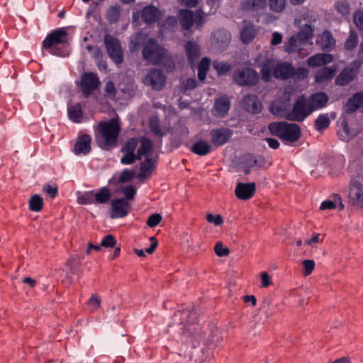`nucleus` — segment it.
Masks as SVG:
<instances>
[{"label":"nucleus","instance_id":"23","mask_svg":"<svg viewBox=\"0 0 363 363\" xmlns=\"http://www.w3.org/2000/svg\"><path fill=\"white\" fill-rule=\"evenodd\" d=\"M333 55L329 53H317L308 58L307 65L310 67L325 66L333 61Z\"/></svg>","mask_w":363,"mask_h":363},{"label":"nucleus","instance_id":"2","mask_svg":"<svg viewBox=\"0 0 363 363\" xmlns=\"http://www.w3.org/2000/svg\"><path fill=\"white\" fill-rule=\"evenodd\" d=\"M121 129L118 118H113L108 121H101L94 126V136L99 147L104 150L116 147Z\"/></svg>","mask_w":363,"mask_h":363},{"label":"nucleus","instance_id":"27","mask_svg":"<svg viewBox=\"0 0 363 363\" xmlns=\"http://www.w3.org/2000/svg\"><path fill=\"white\" fill-rule=\"evenodd\" d=\"M363 104V91L353 94L345 104V113H352L356 111Z\"/></svg>","mask_w":363,"mask_h":363},{"label":"nucleus","instance_id":"35","mask_svg":"<svg viewBox=\"0 0 363 363\" xmlns=\"http://www.w3.org/2000/svg\"><path fill=\"white\" fill-rule=\"evenodd\" d=\"M69 118L74 123H81L83 116V112L81 104L77 103L76 104L69 106L67 108Z\"/></svg>","mask_w":363,"mask_h":363},{"label":"nucleus","instance_id":"45","mask_svg":"<svg viewBox=\"0 0 363 363\" xmlns=\"http://www.w3.org/2000/svg\"><path fill=\"white\" fill-rule=\"evenodd\" d=\"M335 9L342 16L347 17L350 12V6L346 0H338L335 4Z\"/></svg>","mask_w":363,"mask_h":363},{"label":"nucleus","instance_id":"39","mask_svg":"<svg viewBox=\"0 0 363 363\" xmlns=\"http://www.w3.org/2000/svg\"><path fill=\"white\" fill-rule=\"evenodd\" d=\"M339 208V209L342 210L344 208V205L341 200V196L340 195H335V201H324L322 202L320 209V210H326V209H334L336 207Z\"/></svg>","mask_w":363,"mask_h":363},{"label":"nucleus","instance_id":"42","mask_svg":"<svg viewBox=\"0 0 363 363\" xmlns=\"http://www.w3.org/2000/svg\"><path fill=\"white\" fill-rule=\"evenodd\" d=\"M211 60L208 57H203L198 66V77L200 81H203L206 77L207 72L210 67Z\"/></svg>","mask_w":363,"mask_h":363},{"label":"nucleus","instance_id":"1","mask_svg":"<svg viewBox=\"0 0 363 363\" xmlns=\"http://www.w3.org/2000/svg\"><path fill=\"white\" fill-rule=\"evenodd\" d=\"M142 55L144 60L152 65L164 67L167 72H172L174 68V62L169 50L154 38H149L144 43Z\"/></svg>","mask_w":363,"mask_h":363},{"label":"nucleus","instance_id":"18","mask_svg":"<svg viewBox=\"0 0 363 363\" xmlns=\"http://www.w3.org/2000/svg\"><path fill=\"white\" fill-rule=\"evenodd\" d=\"M230 108V100L227 95H223L215 100L212 113L216 117L223 118L227 115Z\"/></svg>","mask_w":363,"mask_h":363},{"label":"nucleus","instance_id":"11","mask_svg":"<svg viewBox=\"0 0 363 363\" xmlns=\"http://www.w3.org/2000/svg\"><path fill=\"white\" fill-rule=\"evenodd\" d=\"M143 82L145 85L159 91L164 87L166 83V77L162 70L153 68L148 72Z\"/></svg>","mask_w":363,"mask_h":363},{"label":"nucleus","instance_id":"53","mask_svg":"<svg viewBox=\"0 0 363 363\" xmlns=\"http://www.w3.org/2000/svg\"><path fill=\"white\" fill-rule=\"evenodd\" d=\"M140 138H131L128 139L124 145L121 147V151H128L135 152V149L138 146Z\"/></svg>","mask_w":363,"mask_h":363},{"label":"nucleus","instance_id":"30","mask_svg":"<svg viewBox=\"0 0 363 363\" xmlns=\"http://www.w3.org/2000/svg\"><path fill=\"white\" fill-rule=\"evenodd\" d=\"M335 40L329 30H324L320 38V46L323 51H331L335 46Z\"/></svg>","mask_w":363,"mask_h":363},{"label":"nucleus","instance_id":"55","mask_svg":"<svg viewBox=\"0 0 363 363\" xmlns=\"http://www.w3.org/2000/svg\"><path fill=\"white\" fill-rule=\"evenodd\" d=\"M78 256H71L67 260V266L69 267L70 272L73 273L77 272L80 266V259Z\"/></svg>","mask_w":363,"mask_h":363},{"label":"nucleus","instance_id":"7","mask_svg":"<svg viewBox=\"0 0 363 363\" xmlns=\"http://www.w3.org/2000/svg\"><path fill=\"white\" fill-rule=\"evenodd\" d=\"M235 82L242 86H253L259 81V74L256 70L250 67L238 69L233 76Z\"/></svg>","mask_w":363,"mask_h":363},{"label":"nucleus","instance_id":"25","mask_svg":"<svg viewBox=\"0 0 363 363\" xmlns=\"http://www.w3.org/2000/svg\"><path fill=\"white\" fill-rule=\"evenodd\" d=\"M356 76V69L351 67H346L337 76L335 83L338 86H345L354 80Z\"/></svg>","mask_w":363,"mask_h":363},{"label":"nucleus","instance_id":"4","mask_svg":"<svg viewBox=\"0 0 363 363\" xmlns=\"http://www.w3.org/2000/svg\"><path fill=\"white\" fill-rule=\"evenodd\" d=\"M270 133L279 137L284 143L296 142L301 136V128L296 123L273 122L269 124Z\"/></svg>","mask_w":363,"mask_h":363},{"label":"nucleus","instance_id":"43","mask_svg":"<svg viewBox=\"0 0 363 363\" xmlns=\"http://www.w3.org/2000/svg\"><path fill=\"white\" fill-rule=\"evenodd\" d=\"M179 313L182 319H185V320H182L181 323H184V327H186V325L194 324L197 321V315L194 310H184L181 313L179 312Z\"/></svg>","mask_w":363,"mask_h":363},{"label":"nucleus","instance_id":"46","mask_svg":"<svg viewBox=\"0 0 363 363\" xmlns=\"http://www.w3.org/2000/svg\"><path fill=\"white\" fill-rule=\"evenodd\" d=\"M43 206V201L40 196L35 194L32 196L29 201V209L31 211L39 212Z\"/></svg>","mask_w":363,"mask_h":363},{"label":"nucleus","instance_id":"38","mask_svg":"<svg viewBox=\"0 0 363 363\" xmlns=\"http://www.w3.org/2000/svg\"><path fill=\"white\" fill-rule=\"evenodd\" d=\"M342 129L338 131L340 138L343 141H348L357 135L355 130H351L349 128L347 121L344 120L342 123Z\"/></svg>","mask_w":363,"mask_h":363},{"label":"nucleus","instance_id":"61","mask_svg":"<svg viewBox=\"0 0 363 363\" xmlns=\"http://www.w3.org/2000/svg\"><path fill=\"white\" fill-rule=\"evenodd\" d=\"M205 16V13L201 9L197 10L195 14L194 13V23H196L197 28L201 27L203 25Z\"/></svg>","mask_w":363,"mask_h":363},{"label":"nucleus","instance_id":"26","mask_svg":"<svg viewBox=\"0 0 363 363\" xmlns=\"http://www.w3.org/2000/svg\"><path fill=\"white\" fill-rule=\"evenodd\" d=\"M91 138L89 135L84 134L82 136H80L74 147V152L75 155H86L88 154L91 150Z\"/></svg>","mask_w":363,"mask_h":363},{"label":"nucleus","instance_id":"63","mask_svg":"<svg viewBox=\"0 0 363 363\" xmlns=\"http://www.w3.org/2000/svg\"><path fill=\"white\" fill-rule=\"evenodd\" d=\"M214 251L218 257L228 256L230 253V250L228 247H223L221 242H218L214 247Z\"/></svg>","mask_w":363,"mask_h":363},{"label":"nucleus","instance_id":"59","mask_svg":"<svg viewBox=\"0 0 363 363\" xmlns=\"http://www.w3.org/2000/svg\"><path fill=\"white\" fill-rule=\"evenodd\" d=\"M105 96L113 99L116 96V90L114 83L112 81H108L105 85Z\"/></svg>","mask_w":363,"mask_h":363},{"label":"nucleus","instance_id":"24","mask_svg":"<svg viewBox=\"0 0 363 363\" xmlns=\"http://www.w3.org/2000/svg\"><path fill=\"white\" fill-rule=\"evenodd\" d=\"M178 19L184 35L194 25V12L188 9H180L178 13Z\"/></svg>","mask_w":363,"mask_h":363},{"label":"nucleus","instance_id":"6","mask_svg":"<svg viewBox=\"0 0 363 363\" xmlns=\"http://www.w3.org/2000/svg\"><path fill=\"white\" fill-rule=\"evenodd\" d=\"M307 98L303 95L299 96L294 102L291 111L286 115L289 121L303 122L311 113L308 105Z\"/></svg>","mask_w":363,"mask_h":363},{"label":"nucleus","instance_id":"22","mask_svg":"<svg viewBox=\"0 0 363 363\" xmlns=\"http://www.w3.org/2000/svg\"><path fill=\"white\" fill-rule=\"evenodd\" d=\"M336 69L337 67L335 65L331 67L324 66L315 72L314 76L315 82L321 84L332 80L335 75Z\"/></svg>","mask_w":363,"mask_h":363},{"label":"nucleus","instance_id":"50","mask_svg":"<svg viewBox=\"0 0 363 363\" xmlns=\"http://www.w3.org/2000/svg\"><path fill=\"white\" fill-rule=\"evenodd\" d=\"M246 163L250 167H264L266 164V160L264 157L262 155H257L255 157L251 155L247 159Z\"/></svg>","mask_w":363,"mask_h":363},{"label":"nucleus","instance_id":"19","mask_svg":"<svg viewBox=\"0 0 363 363\" xmlns=\"http://www.w3.org/2000/svg\"><path fill=\"white\" fill-rule=\"evenodd\" d=\"M243 108L251 113L258 114L262 111V103L257 96L253 94L245 95L242 100Z\"/></svg>","mask_w":363,"mask_h":363},{"label":"nucleus","instance_id":"29","mask_svg":"<svg viewBox=\"0 0 363 363\" xmlns=\"http://www.w3.org/2000/svg\"><path fill=\"white\" fill-rule=\"evenodd\" d=\"M185 50L190 64L194 65L200 56V49L198 44L193 41H188L185 45Z\"/></svg>","mask_w":363,"mask_h":363},{"label":"nucleus","instance_id":"16","mask_svg":"<svg viewBox=\"0 0 363 363\" xmlns=\"http://www.w3.org/2000/svg\"><path fill=\"white\" fill-rule=\"evenodd\" d=\"M307 101L311 111L310 112L313 113L314 111L322 109L327 106L328 96L324 92L318 91L312 94L307 98Z\"/></svg>","mask_w":363,"mask_h":363},{"label":"nucleus","instance_id":"64","mask_svg":"<svg viewBox=\"0 0 363 363\" xmlns=\"http://www.w3.org/2000/svg\"><path fill=\"white\" fill-rule=\"evenodd\" d=\"M303 274L308 276L311 274L315 267V262L312 259H305L303 262Z\"/></svg>","mask_w":363,"mask_h":363},{"label":"nucleus","instance_id":"15","mask_svg":"<svg viewBox=\"0 0 363 363\" xmlns=\"http://www.w3.org/2000/svg\"><path fill=\"white\" fill-rule=\"evenodd\" d=\"M348 197L353 206L358 208L363 206V185L361 182H351Z\"/></svg>","mask_w":363,"mask_h":363},{"label":"nucleus","instance_id":"31","mask_svg":"<svg viewBox=\"0 0 363 363\" xmlns=\"http://www.w3.org/2000/svg\"><path fill=\"white\" fill-rule=\"evenodd\" d=\"M267 5V0H243L241 8L247 11H259L264 9Z\"/></svg>","mask_w":363,"mask_h":363},{"label":"nucleus","instance_id":"8","mask_svg":"<svg viewBox=\"0 0 363 363\" xmlns=\"http://www.w3.org/2000/svg\"><path fill=\"white\" fill-rule=\"evenodd\" d=\"M168 132L174 137L172 143L176 147H179L187 139L189 134L186 121L183 118H180L175 121L169 128Z\"/></svg>","mask_w":363,"mask_h":363},{"label":"nucleus","instance_id":"48","mask_svg":"<svg viewBox=\"0 0 363 363\" xmlns=\"http://www.w3.org/2000/svg\"><path fill=\"white\" fill-rule=\"evenodd\" d=\"M358 43V35L354 30H350L348 38H347L344 48L347 50H352Z\"/></svg>","mask_w":363,"mask_h":363},{"label":"nucleus","instance_id":"40","mask_svg":"<svg viewBox=\"0 0 363 363\" xmlns=\"http://www.w3.org/2000/svg\"><path fill=\"white\" fill-rule=\"evenodd\" d=\"M256 30L253 26H247L243 28L240 32L241 40L243 43H248L255 37Z\"/></svg>","mask_w":363,"mask_h":363},{"label":"nucleus","instance_id":"28","mask_svg":"<svg viewBox=\"0 0 363 363\" xmlns=\"http://www.w3.org/2000/svg\"><path fill=\"white\" fill-rule=\"evenodd\" d=\"M155 168L154 161L150 157H147L140 163V172L137 176L138 179L143 181L150 177Z\"/></svg>","mask_w":363,"mask_h":363},{"label":"nucleus","instance_id":"17","mask_svg":"<svg viewBox=\"0 0 363 363\" xmlns=\"http://www.w3.org/2000/svg\"><path fill=\"white\" fill-rule=\"evenodd\" d=\"M295 76V67L291 62H282L276 64L274 77L277 79L286 80Z\"/></svg>","mask_w":363,"mask_h":363},{"label":"nucleus","instance_id":"14","mask_svg":"<svg viewBox=\"0 0 363 363\" xmlns=\"http://www.w3.org/2000/svg\"><path fill=\"white\" fill-rule=\"evenodd\" d=\"M231 40L230 33L225 29H218L211 34V43L219 52L223 51Z\"/></svg>","mask_w":363,"mask_h":363},{"label":"nucleus","instance_id":"36","mask_svg":"<svg viewBox=\"0 0 363 363\" xmlns=\"http://www.w3.org/2000/svg\"><path fill=\"white\" fill-rule=\"evenodd\" d=\"M111 197V194L106 186L101 187L97 192L94 191L95 203H106Z\"/></svg>","mask_w":363,"mask_h":363},{"label":"nucleus","instance_id":"54","mask_svg":"<svg viewBox=\"0 0 363 363\" xmlns=\"http://www.w3.org/2000/svg\"><path fill=\"white\" fill-rule=\"evenodd\" d=\"M286 0H269V8L274 12L279 13L284 11Z\"/></svg>","mask_w":363,"mask_h":363},{"label":"nucleus","instance_id":"20","mask_svg":"<svg viewBox=\"0 0 363 363\" xmlns=\"http://www.w3.org/2000/svg\"><path fill=\"white\" fill-rule=\"evenodd\" d=\"M255 192V184L252 183H242L237 184L235 194L238 199L241 200H248L251 199Z\"/></svg>","mask_w":363,"mask_h":363},{"label":"nucleus","instance_id":"13","mask_svg":"<svg viewBox=\"0 0 363 363\" xmlns=\"http://www.w3.org/2000/svg\"><path fill=\"white\" fill-rule=\"evenodd\" d=\"M211 141L216 147H220L228 143L233 135V130L220 127L210 131Z\"/></svg>","mask_w":363,"mask_h":363},{"label":"nucleus","instance_id":"34","mask_svg":"<svg viewBox=\"0 0 363 363\" xmlns=\"http://www.w3.org/2000/svg\"><path fill=\"white\" fill-rule=\"evenodd\" d=\"M191 150L198 155L204 156L211 152V147L208 142L200 140L193 145Z\"/></svg>","mask_w":363,"mask_h":363},{"label":"nucleus","instance_id":"49","mask_svg":"<svg viewBox=\"0 0 363 363\" xmlns=\"http://www.w3.org/2000/svg\"><path fill=\"white\" fill-rule=\"evenodd\" d=\"M212 65L218 75L225 74L231 69V65L226 62L214 61Z\"/></svg>","mask_w":363,"mask_h":363},{"label":"nucleus","instance_id":"5","mask_svg":"<svg viewBox=\"0 0 363 363\" xmlns=\"http://www.w3.org/2000/svg\"><path fill=\"white\" fill-rule=\"evenodd\" d=\"M313 37V29L311 26L301 33L292 35L284 44V50L288 53L298 52L301 54L302 47L306 45Z\"/></svg>","mask_w":363,"mask_h":363},{"label":"nucleus","instance_id":"21","mask_svg":"<svg viewBox=\"0 0 363 363\" xmlns=\"http://www.w3.org/2000/svg\"><path fill=\"white\" fill-rule=\"evenodd\" d=\"M141 17L146 24H152L160 21L161 13L157 7L149 5L142 9Z\"/></svg>","mask_w":363,"mask_h":363},{"label":"nucleus","instance_id":"51","mask_svg":"<svg viewBox=\"0 0 363 363\" xmlns=\"http://www.w3.org/2000/svg\"><path fill=\"white\" fill-rule=\"evenodd\" d=\"M150 240L151 241V245L150 247L146 248L145 251L143 250L138 249L134 250L135 252L137 254L138 256L143 257L145 256V252H147V254H152L155 252L158 245V242L156 238L154 236L150 237Z\"/></svg>","mask_w":363,"mask_h":363},{"label":"nucleus","instance_id":"37","mask_svg":"<svg viewBox=\"0 0 363 363\" xmlns=\"http://www.w3.org/2000/svg\"><path fill=\"white\" fill-rule=\"evenodd\" d=\"M330 124L328 115L327 113L320 114L315 121V128L318 132L321 133L328 128Z\"/></svg>","mask_w":363,"mask_h":363},{"label":"nucleus","instance_id":"57","mask_svg":"<svg viewBox=\"0 0 363 363\" xmlns=\"http://www.w3.org/2000/svg\"><path fill=\"white\" fill-rule=\"evenodd\" d=\"M353 21L357 28L363 30V10L358 9L354 12Z\"/></svg>","mask_w":363,"mask_h":363},{"label":"nucleus","instance_id":"52","mask_svg":"<svg viewBox=\"0 0 363 363\" xmlns=\"http://www.w3.org/2000/svg\"><path fill=\"white\" fill-rule=\"evenodd\" d=\"M124 152V155L121 159V163L122 164L128 165L131 164L135 162L136 160H140V157H138V154L135 152H128V151H122Z\"/></svg>","mask_w":363,"mask_h":363},{"label":"nucleus","instance_id":"44","mask_svg":"<svg viewBox=\"0 0 363 363\" xmlns=\"http://www.w3.org/2000/svg\"><path fill=\"white\" fill-rule=\"evenodd\" d=\"M121 16V7L116 5L108 8L106 12V18L110 23H116Z\"/></svg>","mask_w":363,"mask_h":363},{"label":"nucleus","instance_id":"10","mask_svg":"<svg viewBox=\"0 0 363 363\" xmlns=\"http://www.w3.org/2000/svg\"><path fill=\"white\" fill-rule=\"evenodd\" d=\"M100 80L94 72H84L81 76L80 87L83 95L89 97L91 93L99 88Z\"/></svg>","mask_w":363,"mask_h":363},{"label":"nucleus","instance_id":"47","mask_svg":"<svg viewBox=\"0 0 363 363\" xmlns=\"http://www.w3.org/2000/svg\"><path fill=\"white\" fill-rule=\"evenodd\" d=\"M79 203L82 205H90L95 203L94 191H85L77 198Z\"/></svg>","mask_w":363,"mask_h":363},{"label":"nucleus","instance_id":"3","mask_svg":"<svg viewBox=\"0 0 363 363\" xmlns=\"http://www.w3.org/2000/svg\"><path fill=\"white\" fill-rule=\"evenodd\" d=\"M43 49L58 57L68 55L67 32L63 28L54 30L43 40Z\"/></svg>","mask_w":363,"mask_h":363},{"label":"nucleus","instance_id":"56","mask_svg":"<svg viewBox=\"0 0 363 363\" xmlns=\"http://www.w3.org/2000/svg\"><path fill=\"white\" fill-rule=\"evenodd\" d=\"M134 174V170L124 169L120 174L118 183L122 184L132 181Z\"/></svg>","mask_w":363,"mask_h":363},{"label":"nucleus","instance_id":"33","mask_svg":"<svg viewBox=\"0 0 363 363\" xmlns=\"http://www.w3.org/2000/svg\"><path fill=\"white\" fill-rule=\"evenodd\" d=\"M140 146L138 150V155L140 157V160L142 159L143 157H149L152 149H153V143L151 140L146 137H142L140 138Z\"/></svg>","mask_w":363,"mask_h":363},{"label":"nucleus","instance_id":"9","mask_svg":"<svg viewBox=\"0 0 363 363\" xmlns=\"http://www.w3.org/2000/svg\"><path fill=\"white\" fill-rule=\"evenodd\" d=\"M104 44L110 58L116 64H121L123 54L120 41L113 36L106 34L104 36Z\"/></svg>","mask_w":363,"mask_h":363},{"label":"nucleus","instance_id":"58","mask_svg":"<svg viewBox=\"0 0 363 363\" xmlns=\"http://www.w3.org/2000/svg\"><path fill=\"white\" fill-rule=\"evenodd\" d=\"M206 218L208 223H213L216 226L221 225L223 223V218L220 214L208 213Z\"/></svg>","mask_w":363,"mask_h":363},{"label":"nucleus","instance_id":"32","mask_svg":"<svg viewBox=\"0 0 363 363\" xmlns=\"http://www.w3.org/2000/svg\"><path fill=\"white\" fill-rule=\"evenodd\" d=\"M274 62L272 60H267L261 67V76L263 81L269 82L274 74Z\"/></svg>","mask_w":363,"mask_h":363},{"label":"nucleus","instance_id":"41","mask_svg":"<svg viewBox=\"0 0 363 363\" xmlns=\"http://www.w3.org/2000/svg\"><path fill=\"white\" fill-rule=\"evenodd\" d=\"M149 127L152 133L155 135L162 137L165 135V132L163 131L160 126V119L157 116H155L149 120Z\"/></svg>","mask_w":363,"mask_h":363},{"label":"nucleus","instance_id":"62","mask_svg":"<svg viewBox=\"0 0 363 363\" xmlns=\"http://www.w3.org/2000/svg\"><path fill=\"white\" fill-rule=\"evenodd\" d=\"M162 216L159 213L152 214L147 220V225L150 228L156 227L162 220Z\"/></svg>","mask_w":363,"mask_h":363},{"label":"nucleus","instance_id":"12","mask_svg":"<svg viewBox=\"0 0 363 363\" xmlns=\"http://www.w3.org/2000/svg\"><path fill=\"white\" fill-rule=\"evenodd\" d=\"M111 204L110 217L113 219L125 217L131 208L130 204L124 198L113 199Z\"/></svg>","mask_w":363,"mask_h":363},{"label":"nucleus","instance_id":"60","mask_svg":"<svg viewBox=\"0 0 363 363\" xmlns=\"http://www.w3.org/2000/svg\"><path fill=\"white\" fill-rule=\"evenodd\" d=\"M116 240L113 235L108 234L104 237L101 242V246L104 247H114L116 246Z\"/></svg>","mask_w":363,"mask_h":363}]
</instances>
